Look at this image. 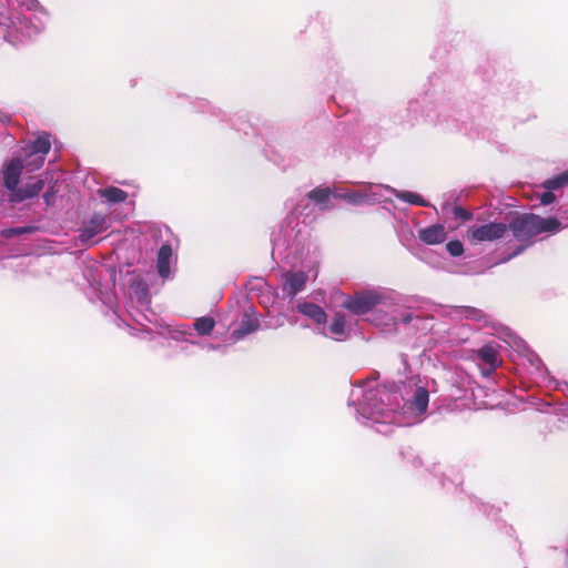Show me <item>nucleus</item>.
Masks as SVG:
<instances>
[{
    "label": "nucleus",
    "mask_w": 568,
    "mask_h": 568,
    "mask_svg": "<svg viewBox=\"0 0 568 568\" xmlns=\"http://www.w3.org/2000/svg\"><path fill=\"white\" fill-rule=\"evenodd\" d=\"M560 222L556 217H541L532 213H516L509 224L514 237L526 245L534 244V237L541 233L559 231Z\"/></svg>",
    "instance_id": "f257e3e1"
},
{
    "label": "nucleus",
    "mask_w": 568,
    "mask_h": 568,
    "mask_svg": "<svg viewBox=\"0 0 568 568\" xmlns=\"http://www.w3.org/2000/svg\"><path fill=\"white\" fill-rule=\"evenodd\" d=\"M2 235H3L4 237H11V236H13V235H17V234H16V229H14V227H12V229H8V230H3V231H2Z\"/></svg>",
    "instance_id": "c756f323"
},
{
    "label": "nucleus",
    "mask_w": 568,
    "mask_h": 568,
    "mask_svg": "<svg viewBox=\"0 0 568 568\" xmlns=\"http://www.w3.org/2000/svg\"><path fill=\"white\" fill-rule=\"evenodd\" d=\"M332 190L329 187H315L307 193V197L316 204L323 205V209H327V202L332 196Z\"/></svg>",
    "instance_id": "2eb2a0df"
},
{
    "label": "nucleus",
    "mask_w": 568,
    "mask_h": 568,
    "mask_svg": "<svg viewBox=\"0 0 568 568\" xmlns=\"http://www.w3.org/2000/svg\"><path fill=\"white\" fill-rule=\"evenodd\" d=\"M260 324L256 318L246 317L242 321V331L243 333H252L258 328Z\"/></svg>",
    "instance_id": "b1692460"
},
{
    "label": "nucleus",
    "mask_w": 568,
    "mask_h": 568,
    "mask_svg": "<svg viewBox=\"0 0 568 568\" xmlns=\"http://www.w3.org/2000/svg\"><path fill=\"white\" fill-rule=\"evenodd\" d=\"M568 184V169L556 176L547 179L542 182L546 190H558Z\"/></svg>",
    "instance_id": "f3484780"
},
{
    "label": "nucleus",
    "mask_w": 568,
    "mask_h": 568,
    "mask_svg": "<svg viewBox=\"0 0 568 568\" xmlns=\"http://www.w3.org/2000/svg\"><path fill=\"white\" fill-rule=\"evenodd\" d=\"M44 187L42 180H37L33 183H28L22 187H17L13 193L9 194V201L17 203L37 196Z\"/></svg>",
    "instance_id": "1a4fd4ad"
},
{
    "label": "nucleus",
    "mask_w": 568,
    "mask_h": 568,
    "mask_svg": "<svg viewBox=\"0 0 568 568\" xmlns=\"http://www.w3.org/2000/svg\"><path fill=\"white\" fill-rule=\"evenodd\" d=\"M344 328H345V316H344V314L336 313L335 316L333 317L331 325H329V331L333 334L341 335L344 333Z\"/></svg>",
    "instance_id": "aec40b11"
},
{
    "label": "nucleus",
    "mask_w": 568,
    "mask_h": 568,
    "mask_svg": "<svg viewBox=\"0 0 568 568\" xmlns=\"http://www.w3.org/2000/svg\"><path fill=\"white\" fill-rule=\"evenodd\" d=\"M22 170L23 162L20 158H13L3 165L1 170L2 182L10 193H13L18 187Z\"/></svg>",
    "instance_id": "39448f33"
},
{
    "label": "nucleus",
    "mask_w": 568,
    "mask_h": 568,
    "mask_svg": "<svg viewBox=\"0 0 568 568\" xmlns=\"http://www.w3.org/2000/svg\"><path fill=\"white\" fill-rule=\"evenodd\" d=\"M108 229L106 215L94 213L87 224L80 230L79 239L82 243L89 242L95 235Z\"/></svg>",
    "instance_id": "423d86ee"
},
{
    "label": "nucleus",
    "mask_w": 568,
    "mask_h": 568,
    "mask_svg": "<svg viewBox=\"0 0 568 568\" xmlns=\"http://www.w3.org/2000/svg\"><path fill=\"white\" fill-rule=\"evenodd\" d=\"M381 295L374 291L357 292L348 295L342 303V307L355 315H364L381 303Z\"/></svg>",
    "instance_id": "7ed1b4c3"
},
{
    "label": "nucleus",
    "mask_w": 568,
    "mask_h": 568,
    "mask_svg": "<svg viewBox=\"0 0 568 568\" xmlns=\"http://www.w3.org/2000/svg\"><path fill=\"white\" fill-rule=\"evenodd\" d=\"M14 229H16L17 235L29 233L32 231V227H14Z\"/></svg>",
    "instance_id": "7c9ffc66"
},
{
    "label": "nucleus",
    "mask_w": 568,
    "mask_h": 568,
    "mask_svg": "<svg viewBox=\"0 0 568 568\" xmlns=\"http://www.w3.org/2000/svg\"><path fill=\"white\" fill-rule=\"evenodd\" d=\"M51 140V134L48 133V132H41L37 135V138L34 140H32L31 142H39V143H42V142H50Z\"/></svg>",
    "instance_id": "bb28decb"
},
{
    "label": "nucleus",
    "mask_w": 568,
    "mask_h": 568,
    "mask_svg": "<svg viewBox=\"0 0 568 568\" xmlns=\"http://www.w3.org/2000/svg\"><path fill=\"white\" fill-rule=\"evenodd\" d=\"M477 357L489 366L491 371L496 369L501 364V358L498 351L491 345H485L477 351Z\"/></svg>",
    "instance_id": "9b49d317"
},
{
    "label": "nucleus",
    "mask_w": 568,
    "mask_h": 568,
    "mask_svg": "<svg viewBox=\"0 0 568 568\" xmlns=\"http://www.w3.org/2000/svg\"><path fill=\"white\" fill-rule=\"evenodd\" d=\"M374 396V390H368L366 394H365V399L367 398H373Z\"/></svg>",
    "instance_id": "2f4dec72"
},
{
    "label": "nucleus",
    "mask_w": 568,
    "mask_h": 568,
    "mask_svg": "<svg viewBox=\"0 0 568 568\" xmlns=\"http://www.w3.org/2000/svg\"><path fill=\"white\" fill-rule=\"evenodd\" d=\"M334 196L344 199L352 204H359L366 200V196L359 193L335 194Z\"/></svg>",
    "instance_id": "5701e85b"
},
{
    "label": "nucleus",
    "mask_w": 568,
    "mask_h": 568,
    "mask_svg": "<svg viewBox=\"0 0 568 568\" xmlns=\"http://www.w3.org/2000/svg\"><path fill=\"white\" fill-rule=\"evenodd\" d=\"M98 193L102 199H105L110 203H121L128 197V193L125 191L115 186L100 189L98 190Z\"/></svg>",
    "instance_id": "4468645a"
},
{
    "label": "nucleus",
    "mask_w": 568,
    "mask_h": 568,
    "mask_svg": "<svg viewBox=\"0 0 568 568\" xmlns=\"http://www.w3.org/2000/svg\"><path fill=\"white\" fill-rule=\"evenodd\" d=\"M297 310L300 313L308 316L317 324H323L326 322V318H327L326 313L317 304L307 303V302L302 303V304H298Z\"/></svg>",
    "instance_id": "ddd939ff"
},
{
    "label": "nucleus",
    "mask_w": 568,
    "mask_h": 568,
    "mask_svg": "<svg viewBox=\"0 0 568 568\" xmlns=\"http://www.w3.org/2000/svg\"><path fill=\"white\" fill-rule=\"evenodd\" d=\"M463 314L465 315L466 318H470L474 321H481L485 318V314L481 310L471 306L463 307Z\"/></svg>",
    "instance_id": "412c9836"
},
{
    "label": "nucleus",
    "mask_w": 568,
    "mask_h": 568,
    "mask_svg": "<svg viewBox=\"0 0 568 568\" xmlns=\"http://www.w3.org/2000/svg\"><path fill=\"white\" fill-rule=\"evenodd\" d=\"M307 278V274L302 271L285 273L282 284L283 292L291 297L295 296L305 288Z\"/></svg>",
    "instance_id": "0eeeda50"
},
{
    "label": "nucleus",
    "mask_w": 568,
    "mask_h": 568,
    "mask_svg": "<svg viewBox=\"0 0 568 568\" xmlns=\"http://www.w3.org/2000/svg\"><path fill=\"white\" fill-rule=\"evenodd\" d=\"M51 144H29L26 150L27 162L26 166L31 171L41 168L44 163V156L50 151Z\"/></svg>",
    "instance_id": "6e6552de"
},
{
    "label": "nucleus",
    "mask_w": 568,
    "mask_h": 568,
    "mask_svg": "<svg viewBox=\"0 0 568 568\" xmlns=\"http://www.w3.org/2000/svg\"><path fill=\"white\" fill-rule=\"evenodd\" d=\"M508 226L505 223L489 222L468 230V239L473 242L495 241L504 237Z\"/></svg>",
    "instance_id": "20e7f679"
},
{
    "label": "nucleus",
    "mask_w": 568,
    "mask_h": 568,
    "mask_svg": "<svg viewBox=\"0 0 568 568\" xmlns=\"http://www.w3.org/2000/svg\"><path fill=\"white\" fill-rule=\"evenodd\" d=\"M395 196L398 200L406 202L408 204L419 205V206H425V207L428 206V203L417 193H413L409 191H400V192H396Z\"/></svg>",
    "instance_id": "a211bd4d"
},
{
    "label": "nucleus",
    "mask_w": 568,
    "mask_h": 568,
    "mask_svg": "<svg viewBox=\"0 0 568 568\" xmlns=\"http://www.w3.org/2000/svg\"><path fill=\"white\" fill-rule=\"evenodd\" d=\"M453 213L455 217L462 219L463 221H468L471 219L473 214L465 210L462 206H455L453 209Z\"/></svg>",
    "instance_id": "393cba45"
},
{
    "label": "nucleus",
    "mask_w": 568,
    "mask_h": 568,
    "mask_svg": "<svg viewBox=\"0 0 568 568\" xmlns=\"http://www.w3.org/2000/svg\"><path fill=\"white\" fill-rule=\"evenodd\" d=\"M447 237L444 225L434 224L418 231V239L428 244L436 245L443 243Z\"/></svg>",
    "instance_id": "9d476101"
},
{
    "label": "nucleus",
    "mask_w": 568,
    "mask_h": 568,
    "mask_svg": "<svg viewBox=\"0 0 568 568\" xmlns=\"http://www.w3.org/2000/svg\"><path fill=\"white\" fill-rule=\"evenodd\" d=\"M529 245H526V243H524V245H520L516 248V251L510 254L507 258H505L504 261H508L515 256H517L518 254H520L526 247H528Z\"/></svg>",
    "instance_id": "cd10ccee"
},
{
    "label": "nucleus",
    "mask_w": 568,
    "mask_h": 568,
    "mask_svg": "<svg viewBox=\"0 0 568 568\" xmlns=\"http://www.w3.org/2000/svg\"><path fill=\"white\" fill-rule=\"evenodd\" d=\"M551 191L552 190H547V192H544L540 195V203L541 204L548 205V204H551L556 200V196H555V194Z\"/></svg>",
    "instance_id": "a878e982"
},
{
    "label": "nucleus",
    "mask_w": 568,
    "mask_h": 568,
    "mask_svg": "<svg viewBox=\"0 0 568 568\" xmlns=\"http://www.w3.org/2000/svg\"><path fill=\"white\" fill-rule=\"evenodd\" d=\"M413 406L419 413L426 412L429 402L428 390L424 387H418L413 396Z\"/></svg>",
    "instance_id": "dca6fc26"
},
{
    "label": "nucleus",
    "mask_w": 568,
    "mask_h": 568,
    "mask_svg": "<svg viewBox=\"0 0 568 568\" xmlns=\"http://www.w3.org/2000/svg\"><path fill=\"white\" fill-rule=\"evenodd\" d=\"M215 326V321L211 316H203L195 321L194 329L200 335H210Z\"/></svg>",
    "instance_id": "6ab92c4d"
},
{
    "label": "nucleus",
    "mask_w": 568,
    "mask_h": 568,
    "mask_svg": "<svg viewBox=\"0 0 568 568\" xmlns=\"http://www.w3.org/2000/svg\"><path fill=\"white\" fill-rule=\"evenodd\" d=\"M14 19L6 16L0 17V39L17 45L24 38H31L40 31L39 28L28 24L31 23V17L23 16Z\"/></svg>",
    "instance_id": "f03ea898"
},
{
    "label": "nucleus",
    "mask_w": 568,
    "mask_h": 568,
    "mask_svg": "<svg viewBox=\"0 0 568 568\" xmlns=\"http://www.w3.org/2000/svg\"><path fill=\"white\" fill-rule=\"evenodd\" d=\"M172 256V247L163 244L158 252L156 267L161 277H168L170 274V258Z\"/></svg>",
    "instance_id": "f8f14e48"
},
{
    "label": "nucleus",
    "mask_w": 568,
    "mask_h": 568,
    "mask_svg": "<svg viewBox=\"0 0 568 568\" xmlns=\"http://www.w3.org/2000/svg\"><path fill=\"white\" fill-rule=\"evenodd\" d=\"M446 250L452 256H460L464 253V245L460 241L454 240L446 244Z\"/></svg>",
    "instance_id": "4be33fe9"
},
{
    "label": "nucleus",
    "mask_w": 568,
    "mask_h": 568,
    "mask_svg": "<svg viewBox=\"0 0 568 568\" xmlns=\"http://www.w3.org/2000/svg\"><path fill=\"white\" fill-rule=\"evenodd\" d=\"M53 195H54L53 187H51L43 194V200L45 201L47 204H51V200H52Z\"/></svg>",
    "instance_id": "c85d7f7f"
}]
</instances>
